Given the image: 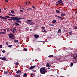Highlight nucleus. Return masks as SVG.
Wrapping results in <instances>:
<instances>
[{
    "instance_id": "obj_1",
    "label": "nucleus",
    "mask_w": 77,
    "mask_h": 77,
    "mask_svg": "<svg viewBox=\"0 0 77 77\" xmlns=\"http://www.w3.org/2000/svg\"><path fill=\"white\" fill-rule=\"evenodd\" d=\"M40 72L41 74H45L46 73V70L44 67L41 68L40 69Z\"/></svg>"
},
{
    "instance_id": "obj_14",
    "label": "nucleus",
    "mask_w": 77,
    "mask_h": 77,
    "mask_svg": "<svg viewBox=\"0 0 77 77\" xmlns=\"http://www.w3.org/2000/svg\"><path fill=\"white\" fill-rule=\"evenodd\" d=\"M46 66L47 67H50L51 66H50L49 63H48L46 65Z\"/></svg>"
},
{
    "instance_id": "obj_53",
    "label": "nucleus",
    "mask_w": 77,
    "mask_h": 77,
    "mask_svg": "<svg viewBox=\"0 0 77 77\" xmlns=\"http://www.w3.org/2000/svg\"><path fill=\"white\" fill-rule=\"evenodd\" d=\"M41 29H45V27H42Z\"/></svg>"
},
{
    "instance_id": "obj_22",
    "label": "nucleus",
    "mask_w": 77,
    "mask_h": 77,
    "mask_svg": "<svg viewBox=\"0 0 77 77\" xmlns=\"http://www.w3.org/2000/svg\"><path fill=\"white\" fill-rule=\"evenodd\" d=\"M33 24H34L33 22L29 23V24H30V25H33Z\"/></svg>"
},
{
    "instance_id": "obj_9",
    "label": "nucleus",
    "mask_w": 77,
    "mask_h": 77,
    "mask_svg": "<svg viewBox=\"0 0 77 77\" xmlns=\"http://www.w3.org/2000/svg\"><path fill=\"white\" fill-rule=\"evenodd\" d=\"M0 18H2V19H4V20H7V18L3 16H0Z\"/></svg>"
},
{
    "instance_id": "obj_39",
    "label": "nucleus",
    "mask_w": 77,
    "mask_h": 77,
    "mask_svg": "<svg viewBox=\"0 0 77 77\" xmlns=\"http://www.w3.org/2000/svg\"><path fill=\"white\" fill-rule=\"evenodd\" d=\"M15 77H20V76L19 75H15Z\"/></svg>"
},
{
    "instance_id": "obj_55",
    "label": "nucleus",
    "mask_w": 77,
    "mask_h": 77,
    "mask_svg": "<svg viewBox=\"0 0 77 77\" xmlns=\"http://www.w3.org/2000/svg\"><path fill=\"white\" fill-rule=\"evenodd\" d=\"M27 2L28 3H29V4H30V1H28Z\"/></svg>"
},
{
    "instance_id": "obj_32",
    "label": "nucleus",
    "mask_w": 77,
    "mask_h": 77,
    "mask_svg": "<svg viewBox=\"0 0 77 77\" xmlns=\"http://www.w3.org/2000/svg\"><path fill=\"white\" fill-rule=\"evenodd\" d=\"M5 17L7 18H10V17L9 16H5Z\"/></svg>"
},
{
    "instance_id": "obj_3",
    "label": "nucleus",
    "mask_w": 77,
    "mask_h": 77,
    "mask_svg": "<svg viewBox=\"0 0 77 77\" xmlns=\"http://www.w3.org/2000/svg\"><path fill=\"white\" fill-rule=\"evenodd\" d=\"M34 36L35 39H38L39 38V36L38 35H34Z\"/></svg>"
},
{
    "instance_id": "obj_2",
    "label": "nucleus",
    "mask_w": 77,
    "mask_h": 77,
    "mask_svg": "<svg viewBox=\"0 0 77 77\" xmlns=\"http://www.w3.org/2000/svg\"><path fill=\"white\" fill-rule=\"evenodd\" d=\"M8 36L11 39H13V37H14V35L12 34H8Z\"/></svg>"
},
{
    "instance_id": "obj_38",
    "label": "nucleus",
    "mask_w": 77,
    "mask_h": 77,
    "mask_svg": "<svg viewBox=\"0 0 77 77\" xmlns=\"http://www.w3.org/2000/svg\"><path fill=\"white\" fill-rule=\"evenodd\" d=\"M73 59H75V60H77V57H73Z\"/></svg>"
},
{
    "instance_id": "obj_40",
    "label": "nucleus",
    "mask_w": 77,
    "mask_h": 77,
    "mask_svg": "<svg viewBox=\"0 0 77 77\" xmlns=\"http://www.w3.org/2000/svg\"><path fill=\"white\" fill-rule=\"evenodd\" d=\"M61 59H62V58H60L59 59H58L57 60L60 61V60Z\"/></svg>"
},
{
    "instance_id": "obj_13",
    "label": "nucleus",
    "mask_w": 77,
    "mask_h": 77,
    "mask_svg": "<svg viewBox=\"0 0 77 77\" xmlns=\"http://www.w3.org/2000/svg\"><path fill=\"white\" fill-rule=\"evenodd\" d=\"M6 32H0V34H1V35H3L4 34H5L6 33Z\"/></svg>"
},
{
    "instance_id": "obj_37",
    "label": "nucleus",
    "mask_w": 77,
    "mask_h": 77,
    "mask_svg": "<svg viewBox=\"0 0 77 77\" xmlns=\"http://www.w3.org/2000/svg\"><path fill=\"white\" fill-rule=\"evenodd\" d=\"M31 75V76L32 77H33V76H35V75H34V74H31V75Z\"/></svg>"
},
{
    "instance_id": "obj_29",
    "label": "nucleus",
    "mask_w": 77,
    "mask_h": 77,
    "mask_svg": "<svg viewBox=\"0 0 77 77\" xmlns=\"http://www.w3.org/2000/svg\"><path fill=\"white\" fill-rule=\"evenodd\" d=\"M26 30H27V31H28V30H29V28L27 27V28H26Z\"/></svg>"
},
{
    "instance_id": "obj_47",
    "label": "nucleus",
    "mask_w": 77,
    "mask_h": 77,
    "mask_svg": "<svg viewBox=\"0 0 77 77\" xmlns=\"http://www.w3.org/2000/svg\"><path fill=\"white\" fill-rule=\"evenodd\" d=\"M7 32H9V29L8 28L7 29Z\"/></svg>"
},
{
    "instance_id": "obj_45",
    "label": "nucleus",
    "mask_w": 77,
    "mask_h": 77,
    "mask_svg": "<svg viewBox=\"0 0 77 77\" xmlns=\"http://www.w3.org/2000/svg\"><path fill=\"white\" fill-rule=\"evenodd\" d=\"M50 26H54V25H53L52 24H49Z\"/></svg>"
},
{
    "instance_id": "obj_35",
    "label": "nucleus",
    "mask_w": 77,
    "mask_h": 77,
    "mask_svg": "<svg viewBox=\"0 0 77 77\" xmlns=\"http://www.w3.org/2000/svg\"><path fill=\"white\" fill-rule=\"evenodd\" d=\"M60 5L63 6L64 5V4L63 3V2H62V3H61Z\"/></svg>"
},
{
    "instance_id": "obj_26",
    "label": "nucleus",
    "mask_w": 77,
    "mask_h": 77,
    "mask_svg": "<svg viewBox=\"0 0 77 77\" xmlns=\"http://www.w3.org/2000/svg\"><path fill=\"white\" fill-rule=\"evenodd\" d=\"M56 13H59V10H57L56 11Z\"/></svg>"
},
{
    "instance_id": "obj_19",
    "label": "nucleus",
    "mask_w": 77,
    "mask_h": 77,
    "mask_svg": "<svg viewBox=\"0 0 77 77\" xmlns=\"http://www.w3.org/2000/svg\"><path fill=\"white\" fill-rule=\"evenodd\" d=\"M15 24H16V26H19L20 25V24L19 23H18L17 22H15L14 23Z\"/></svg>"
},
{
    "instance_id": "obj_46",
    "label": "nucleus",
    "mask_w": 77,
    "mask_h": 77,
    "mask_svg": "<svg viewBox=\"0 0 77 77\" xmlns=\"http://www.w3.org/2000/svg\"><path fill=\"white\" fill-rule=\"evenodd\" d=\"M32 7L34 9H36V8L35 7V6H32Z\"/></svg>"
},
{
    "instance_id": "obj_64",
    "label": "nucleus",
    "mask_w": 77,
    "mask_h": 77,
    "mask_svg": "<svg viewBox=\"0 0 77 77\" xmlns=\"http://www.w3.org/2000/svg\"><path fill=\"white\" fill-rule=\"evenodd\" d=\"M25 3L26 5H27V2H26Z\"/></svg>"
},
{
    "instance_id": "obj_25",
    "label": "nucleus",
    "mask_w": 77,
    "mask_h": 77,
    "mask_svg": "<svg viewBox=\"0 0 77 77\" xmlns=\"http://www.w3.org/2000/svg\"><path fill=\"white\" fill-rule=\"evenodd\" d=\"M56 22V20H54L52 22V23H55Z\"/></svg>"
},
{
    "instance_id": "obj_61",
    "label": "nucleus",
    "mask_w": 77,
    "mask_h": 77,
    "mask_svg": "<svg viewBox=\"0 0 77 77\" xmlns=\"http://www.w3.org/2000/svg\"><path fill=\"white\" fill-rule=\"evenodd\" d=\"M22 19H26V18H22Z\"/></svg>"
},
{
    "instance_id": "obj_21",
    "label": "nucleus",
    "mask_w": 77,
    "mask_h": 77,
    "mask_svg": "<svg viewBox=\"0 0 77 77\" xmlns=\"http://www.w3.org/2000/svg\"><path fill=\"white\" fill-rule=\"evenodd\" d=\"M14 42L17 43V42H18V40H14Z\"/></svg>"
},
{
    "instance_id": "obj_59",
    "label": "nucleus",
    "mask_w": 77,
    "mask_h": 77,
    "mask_svg": "<svg viewBox=\"0 0 77 77\" xmlns=\"http://www.w3.org/2000/svg\"><path fill=\"white\" fill-rule=\"evenodd\" d=\"M6 44L7 45H8V42H7L6 43Z\"/></svg>"
},
{
    "instance_id": "obj_56",
    "label": "nucleus",
    "mask_w": 77,
    "mask_h": 77,
    "mask_svg": "<svg viewBox=\"0 0 77 77\" xmlns=\"http://www.w3.org/2000/svg\"><path fill=\"white\" fill-rule=\"evenodd\" d=\"M56 6H58L59 5V4H56Z\"/></svg>"
},
{
    "instance_id": "obj_18",
    "label": "nucleus",
    "mask_w": 77,
    "mask_h": 77,
    "mask_svg": "<svg viewBox=\"0 0 77 77\" xmlns=\"http://www.w3.org/2000/svg\"><path fill=\"white\" fill-rule=\"evenodd\" d=\"M60 15L62 17H65V14L63 13H61Z\"/></svg>"
},
{
    "instance_id": "obj_52",
    "label": "nucleus",
    "mask_w": 77,
    "mask_h": 77,
    "mask_svg": "<svg viewBox=\"0 0 77 77\" xmlns=\"http://www.w3.org/2000/svg\"><path fill=\"white\" fill-rule=\"evenodd\" d=\"M2 45H0V48H2Z\"/></svg>"
},
{
    "instance_id": "obj_12",
    "label": "nucleus",
    "mask_w": 77,
    "mask_h": 77,
    "mask_svg": "<svg viewBox=\"0 0 77 77\" xmlns=\"http://www.w3.org/2000/svg\"><path fill=\"white\" fill-rule=\"evenodd\" d=\"M27 76V74L26 73H25L23 75V77H26Z\"/></svg>"
},
{
    "instance_id": "obj_7",
    "label": "nucleus",
    "mask_w": 77,
    "mask_h": 77,
    "mask_svg": "<svg viewBox=\"0 0 77 77\" xmlns=\"http://www.w3.org/2000/svg\"><path fill=\"white\" fill-rule=\"evenodd\" d=\"M32 20H28L26 21V24H30V23L29 22H32Z\"/></svg>"
},
{
    "instance_id": "obj_57",
    "label": "nucleus",
    "mask_w": 77,
    "mask_h": 77,
    "mask_svg": "<svg viewBox=\"0 0 77 77\" xmlns=\"http://www.w3.org/2000/svg\"><path fill=\"white\" fill-rule=\"evenodd\" d=\"M31 9H32V8H28V10H31Z\"/></svg>"
},
{
    "instance_id": "obj_11",
    "label": "nucleus",
    "mask_w": 77,
    "mask_h": 77,
    "mask_svg": "<svg viewBox=\"0 0 77 77\" xmlns=\"http://www.w3.org/2000/svg\"><path fill=\"white\" fill-rule=\"evenodd\" d=\"M20 19L21 20V19H22V18L16 17V20H20Z\"/></svg>"
},
{
    "instance_id": "obj_15",
    "label": "nucleus",
    "mask_w": 77,
    "mask_h": 77,
    "mask_svg": "<svg viewBox=\"0 0 77 77\" xmlns=\"http://www.w3.org/2000/svg\"><path fill=\"white\" fill-rule=\"evenodd\" d=\"M11 18V19H12V20H16V17H10Z\"/></svg>"
},
{
    "instance_id": "obj_51",
    "label": "nucleus",
    "mask_w": 77,
    "mask_h": 77,
    "mask_svg": "<svg viewBox=\"0 0 77 77\" xmlns=\"http://www.w3.org/2000/svg\"><path fill=\"white\" fill-rule=\"evenodd\" d=\"M32 71H33V72H36V70H32Z\"/></svg>"
},
{
    "instance_id": "obj_24",
    "label": "nucleus",
    "mask_w": 77,
    "mask_h": 77,
    "mask_svg": "<svg viewBox=\"0 0 77 77\" xmlns=\"http://www.w3.org/2000/svg\"><path fill=\"white\" fill-rule=\"evenodd\" d=\"M58 18H59L60 20H62V18L60 16H58Z\"/></svg>"
},
{
    "instance_id": "obj_58",
    "label": "nucleus",
    "mask_w": 77,
    "mask_h": 77,
    "mask_svg": "<svg viewBox=\"0 0 77 77\" xmlns=\"http://www.w3.org/2000/svg\"><path fill=\"white\" fill-rule=\"evenodd\" d=\"M2 12V10H1V9H0V13H1Z\"/></svg>"
},
{
    "instance_id": "obj_23",
    "label": "nucleus",
    "mask_w": 77,
    "mask_h": 77,
    "mask_svg": "<svg viewBox=\"0 0 77 77\" xmlns=\"http://www.w3.org/2000/svg\"><path fill=\"white\" fill-rule=\"evenodd\" d=\"M54 56L53 55H50L48 56L49 57H53Z\"/></svg>"
},
{
    "instance_id": "obj_48",
    "label": "nucleus",
    "mask_w": 77,
    "mask_h": 77,
    "mask_svg": "<svg viewBox=\"0 0 77 77\" xmlns=\"http://www.w3.org/2000/svg\"><path fill=\"white\" fill-rule=\"evenodd\" d=\"M38 51H41V50H40V49L39 48H38Z\"/></svg>"
},
{
    "instance_id": "obj_50",
    "label": "nucleus",
    "mask_w": 77,
    "mask_h": 77,
    "mask_svg": "<svg viewBox=\"0 0 77 77\" xmlns=\"http://www.w3.org/2000/svg\"><path fill=\"white\" fill-rule=\"evenodd\" d=\"M59 16H57V15H56L55 16V17H56V18H57V17H59Z\"/></svg>"
},
{
    "instance_id": "obj_30",
    "label": "nucleus",
    "mask_w": 77,
    "mask_h": 77,
    "mask_svg": "<svg viewBox=\"0 0 77 77\" xmlns=\"http://www.w3.org/2000/svg\"><path fill=\"white\" fill-rule=\"evenodd\" d=\"M73 28H74V29H75L76 30L77 29V27L76 26H73Z\"/></svg>"
},
{
    "instance_id": "obj_27",
    "label": "nucleus",
    "mask_w": 77,
    "mask_h": 77,
    "mask_svg": "<svg viewBox=\"0 0 77 77\" xmlns=\"http://www.w3.org/2000/svg\"><path fill=\"white\" fill-rule=\"evenodd\" d=\"M42 32H47V31L45 30L44 29H42Z\"/></svg>"
},
{
    "instance_id": "obj_31",
    "label": "nucleus",
    "mask_w": 77,
    "mask_h": 77,
    "mask_svg": "<svg viewBox=\"0 0 77 77\" xmlns=\"http://www.w3.org/2000/svg\"><path fill=\"white\" fill-rule=\"evenodd\" d=\"M69 33L70 35H72V31H70L69 32Z\"/></svg>"
},
{
    "instance_id": "obj_60",
    "label": "nucleus",
    "mask_w": 77,
    "mask_h": 77,
    "mask_svg": "<svg viewBox=\"0 0 77 77\" xmlns=\"http://www.w3.org/2000/svg\"><path fill=\"white\" fill-rule=\"evenodd\" d=\"M50 69V68L48 67V69Z\"/></svg>"
},
{
    "instance_id": "obj_16",
    "label": "nucleus",
    "mask_w": 77,
    "mask_h": 77,
    "mask_svg": "<svg viewBox=\"0 0 77 77\" xmlns=\"http://www.w3.org/2000/svg\"><path fill=\"white\" fill-rule=\"evenodd\" d=\"M8 71H4V74H8Z\"/></svg>"
},
{
    "instance_id": "obj_62",
    "label": "nucleus",
    "mask_w": 77,
    "mask_h": 77,
    "mask_svg": "<svg viewBox=\"0 0 77 77\" xmlns=\"http://www.w3.org/2000/svg\"><path fill=\"white\" fill-rule=\"evenodd\" d=\"M11 16H15L14 15H12V14H11Z\"/></svg>"
},
{
    "instance_id": "obj_5",
    "label": "nucleus",
    "mask_w": 77,
    "mask_h": 77,
    "mask_svg": "<svg viewBox=\"0 0 77 77\" xmlns=\"http://www.w3.org/2000/svg\"><path fill=\"white\" fill-rule=\"evenodd\" d=\"M17 30V29H16L15 28H13L11 29V31H12L13 33H14V32H16V31Z\"/></svg>"
},
{
    "instance_id": "obj_49",
    "label": "nucleus",
    "mask_w": 77,
    "mask_h": 77,
    "mask_svg": "<svg viewBox=\"0 0 77 77\" xmlns=\"http://www.w3.org/2000/svg\"><path fill=\"white\" fill-rule=\"evenodd\" d=\"M3 30H4V32H5L6 31V30L5 29H4Z\"/></svg>"
},
{
    "instance_id": "obj_10",
    "label": "nucleus",
    "mask_w": 77,
    "mask_h": 77,
    "mask_svg": "<svg viewBox=\"0 0 77 77\" xmlns=\"http://www.w3.org/2000/svg\"><path fill=\"white\" fill-rule=\"evenodd\" d=\"M58 4H60V3H63V1H62V0H59L58 1Z\"/></svg>"
},
{
    "instance_id": "obj_63",
    "label": "nucleus",
    "mask_w": 77,
    "mask_h": 77,
    "mask_svg": "<svg viewBox=\"0 0 77 77\" xmlns=\"http://www.w3.org/2000/svg\"><path fill=\"white\" fill-rule=\"evenodd\" d=\"M22 9L23 10H24V8H22Z\"/></svg>"
},
{
    "instance_id": "obj_43",
    "label": "nucleus",
    "mask_w": 77,
    "mask_h": 77,
    "mask_svg": "<svg viewBox=\"0 0 77 77\" xmlns=\"http://www.w3.org/2000/svg\"><path fill=\"white\" fill-rule=\"evenodd\" d=\"M58 32H61V29H58Z\"/></svg>"
},
{
    "instance_id": "obj_17",
    "label": "nucleus",
    "mask_w": 77,
    "mask_h": 77,
    "mask_svg": "<svg viewBox=\"0 0 77 77\" xmlns=\"http://www.w3.org/2000/svg\"><path fill=\"white\" fill-rule=\"evenodd\" d=\"M17 20L16 21L17 23H21V21L20 20Z\"/></svg>"
},
{
    "instance_id": "obj_36",
    "label": "nucleus",
    "mask_w": 77,
    "mask_h": 77,
    "mask_svg": "<svg viewBox=\"0 0 77 77\" xmlns=\"http://www.w3.org/2000/svg\"><path fill=\"white\" fill-rule=\"evenodd\" d=\"M24 51H26L27 50V49L24 48Z\"/></svg>"
},
{
    "instance_id": "obj_54",
    "label": "nucleus",
    "mask_w": 77,
    "mask_h": 77,
    "mask_svg": "<svg viewBox=\"0 0 77 77\" xmlns=\"http://www.w3.org/2000/svg\"><path fill=\"white\" fill-rule=\"evenodd\" d=\"M5 2H8V0H5Z\"/></svg>"
},
{
    "instance_id": "obj_34",
    "label": "nucleus",
    "mask_w": 77,
    "mask_h": 77,
    "mask_svg": "<svg viewBox=\"0 0 77 77\" xmlns=\"http://www.w3.org/2000/svg\"><path fill=\"white\" fill-rule=\"evenodd\" d=\"M73 65H74V63H72L71 64V66H73Z\"/></svg>"
},
{
    "instance_id": "obj_44",
    "label": "nucleus",
    "mask_w": 77,
    "mask_h": 77,
    "mask_svg": "<svg viewBox=\"0 0 77 77\" xmlns=\"http://www.w3.org/2000/svg\"><path fill=\"white\" fill-rule=\"evenodd\" d=\"M8 20H9V21H12V19H8Z\"/></svg>"
},
{
    "instance_id": "obj_6",
    "label": "nucleus",
    "mask_w": 77,
    "mask_h": 77,
    "mask_svg": "<svg viewBox=\"0 0 77 77\" xmlns=\"http://www.w3.org/2000/svg\"><path fill=\"white\" fill-rule=\"evenodd\" d=\"M35 66H31L29 68V69H33V68H34Z\"/></svg>"
},
{
    "instance_id": "obj_41",
    "label": "nucleus",
    "mask_w": 77,
    "mask_h": 77,
    "mask_svg": "<svg viewBox=\"0 0 77 77\" xmlns=\"http://www.w3.org/2000/svg\"><path fill=\"white\" fill-rule=\"evenodd\" d=\"M11 13H14V10H11Z\"/></svg>"
},
{
    "instance_id": "obj_8",
    "label": "nucleus",
    "mask_w": 77,
    "mask_h": 77,
    "mask_svg": "<svg viewBox=\"0 0 77 77\" xmlns=\"http://www.w3.org/2000/svg\"><path fill=\"white\" fill-rule=\"evenodd\" d=\"M0 59H1L2 60H6V57H0Z\"/></svg>"
},
{
    "instance_id": "obj_33",
    "label": "nucleus",
    "mask_w": 77,
    "mask_h": 77,
    "mask_svg": "<svg viewBox=\"0 0 77 77\" xmlns=\"http://www.w3.org/2000/svg\"><path fill=\"white\" fill-rule=\"evenodd\" d=\"M2 53H6V51L5 50H2Z\"/></svg>"
},
{
    "instance_id": "obj_42",
    "label": "nucleus",
    "mask_w": 77,
    "mask_h": 77,
    "mask_svg": "<svg viewBox=\"0 0 77 77\" xmlns=\"http://www.w3.org/2000/svg\"><path fill=\"white\" fill-rule=\"evenodd\" d=\"M20 11L21 13V12H23V10H20Z\"/></svg>"
},
{
    "instance_id": "obj_4",
    "label": "nucleus",
    "mask_w": 77,
    "mask_h": 77,
    "mask_svg": "<svg viewBox=\"0 0 77 77\" xmlns=\"http://www.w3.org/2000/svg\"><path fill=\"white\" fill-rule=\"evenodd\" d=\"M22 72H21V70H19L17 71L16 73V74H21Z\"/></svg>"
},
{
    "instance_id": "obj_28",
    "label": "nucleus",
    "mask_w": 77,
    "mask_h": 77,
    "mask_svg": "<svg viewBox=\"0 0 77 77\" xmlns=\"http://www.w3.org/2000/svg\"><path fill=\"white\" fill-rule=\"evenodd\" d=\"M12 47V45H10L8 46V47H9V48H11Z\"/></svg>"
},
{
    "instance_id": "obj_20",
    "label": "nucleus",
    "mask_w": 77,
    "mask_h": 77,
    "mask_svg": "<svg viewBox=\"0 0 77 77\" xmlns=\"http://www.w3.org/2000/svg\"><path fill=\"white\" fill-rule=\"evenodd\" d=\"M15 65L17 66L18 65H20V63H19L18 62H16L15 63Z\"/></svg>"
}]
</instances>
